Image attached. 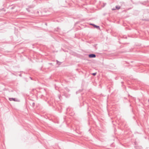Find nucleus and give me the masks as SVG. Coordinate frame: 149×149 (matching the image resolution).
<instances>
[{
    "instance_id": "obj_1",
    "label": "nucleus",
    "mask_w": 149,
    "mask_h": 149,
    "mask_svg": "<svg viewBox=\"0 0 149 149\" xmlns=\"http://www.w3.org/2000/svg\"><path fill=\"white\" fill-rule=\"evenodd\" d=\"M96 56V55L94 54H90L88 55V57L90 58H95Z\"/></svg>"
},
{
    "instance_id": "obj_2",
    "label": "nucleus",
    "mask_w": 149,
    "mask_h": 149,
    "mask_svg": "<svg viewBox=\"0 0 149 149\" xmlns=\"http://www.w3.org/2000/svg\"><path fill=\"white\" fill-rule=\"evenodd\" d=\"M9 100L10 101H12V100H13L14 101H15V98H9Z\"/></svg>"
},
{
    "instance_id": "obj_3",
    "label": "nucleus",
    "mask_w": 149,
    "mask_h": 149,
    "mask_svg": "<svg viewBox=\"0 0 149 149\" xmlns=\"http://www.w3.org/2000/svg\"><path fill=\"white\" fill-rule=\"evenodd\" d=\"M94 27L97 29H100V27L99 26H97L96 25H94Z\"/></svg>"
},
{
    "instance_id": "obj_4",
    "label": "nucleus",
    "mask_w": 149,
    "mask_h": 149,
    "mask_svg": "<svg viewBox=\"0 0 149 149\" xmlns=\"http://www.w3.org/2000/svg\"><path fill=\"white\" fill-rule=\"evenodd\" d=\"M56 62L57 64L58 65H60L61 64V62H59L57 60L56 61Z\"/></svg>"
},
{
    "instance_id": "obj_5",
    "label": "nucleus",
    "mask_w": 149,
    "mask_h": 149,
    "mask_svg": "<svg viewBox=\"0 0 149 149\" xmlns=\"http://www.w3.org/2000/svg\"><path fill=\"white\" fill-rule=\"evenodd\" d=\"M116 9H117L118 10L120 9V6H116Z\"/></svg>"
},
{
    "instance_id": "obj_6",
    "label": "nucleus",
    "mask_w": 149,
    "mask_h": 149,
    "mask_svg": "<svg viewBox=\"0 0 149 149\" xmlns=\"http://www.w3.org/2000/svg\"><path fill=\"white\" fill-rule=\"evenodd\" d=\"M92 75L93 76H95L96 75V73L95 72V73H93L92 74Z\"/></svg>"
},
{
    "instance_id": "obj_7",
    "label": "nucleus",
    "mask_w": 149,
    "mask_h": 149,
    "mask_svg": "<svg viewBox=\"0 0 149 149\" xmlns=\"http://www.w3.org/2000/svg\"><path fill=\"white\" fill-rule=\"evenodd\" d=\"M35 104V103H34V102H33V103H32V106H33H33H34Z\"/></svg>"
},
{
    "instance_id": "obj_8",
    "label": "nucleus",
    "mask_w": 149,
    "mask_h": 149,
    "mask_svg": "<svg viewBox=\"0 0 149 149\" xmlns=\"http://www.w3.org/2000/svg\"><path fill=\"white\" fill-rule=\"evenodd\" d=\"M91 25H93L94 26V25H95V24H90Z\"/></svg>"
},
{
    "instance_id": "obj_9",
    "label": "nucleus",
    "mask_w": 149,
    "mask_h": 149,
    "mask_svg": "<svg viewBox=\"0 0 149 149\" xmlns=\"http://www.w3.org/2000/svg\"><path fill=\"white\" fill-rule=\"evenodd\" d=\"M91 25H93L94 26V25H95V24H90Z\"/></svg>"
},
{
    "instance_id": "obj_10",
    "label": "nucleus",
    "mask_w": 149,
    "mask_h": 149,
    "mask_svg": "<svg viewBox=\"0 0 149 149\" xmlns=\"http://www.w3.org/2000/svg\"><path fill=\"white\" fill-rule=\"evenodd\" d=\"M30 78L31 79V80H32V79L31 77H30Z\"/></svg>"
},
{
    "instance_id": "obj_11",
    "label": "nucleus",
    "mask_w": 149,
    "mask_h": 149,
    "mask_svg": "<svg viewBox=\"0 0 149 149\" xmlns=\"http://www.w3.org/2000/svg\"><path fill=\"white\" fill-rule=\"evenodd\" d=\"M114 9H112V10H114Z\"/></svg>"
}]
</instances>
